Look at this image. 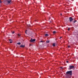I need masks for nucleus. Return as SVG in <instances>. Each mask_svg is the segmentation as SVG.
<instances>
[{
  "instance_id": "1",
  "label": "nucleus",
  "mask_w": 78,
  "mask_h": 78,
  "mask_svg": "<svg viewBox=\"0 0 78 78\" xmlns=\"http://www.w3.org/2000/svg\"><path fill=\"white\" fill-rule=\"evenodd\" d=\"M11 0H5L4 1V4L5 5L9 4V3H11Z\"/></svg>"
},
{
  "instance_id": "2",
  "label": "nucleus",
  "mask_w": 78,
  "mask_h": 78,
  "mask_svg": "<svg viewBox=\"0 0 78 78\" xmlns=\"http://www.w3.org/2000/svg\"><path fill=\"white\" fill-rule=\"evenodd\" d=\"M66 74L69 75H72V71H68L66 73Z\"/></svg>"
},
{
  "instance_id": "3",
  "label": "nucleus",
  "mask_w": 78,
  "mask_h": 78,
  "mask_svg": "<svg viewBox=\"0 0 78 78\" xmlns=\"http://www.w3.org/2000/svg\"><path fill=\"white\" fill-rule=\"evenodd\" d=\"M36 41V40L35 39H33V40L32 38H31L30 40V42H34L35 41Z\"/></svg>"
},
{
  "instance_id": "4",
  "label": "nucleus",
  "mask_w": 78,
  "mask_h": 78,
  "mask_svg": "<svg viewBox=\"0 0 78 78\" xmlns=\"http://www.w3.org/2000/svg\"><path fill=\"white\" fill-rule=\"evenodd\" d=\"M70 68H69V70H71L72 69H73L74 68V66H70Z\"/></svg>"
},
{
  "instance_id": "5",
  "label": "nucleus",
  "mask_w": 78,
  "mask_h": 78,
  "mask_svg": "<svg viewBox=\"0 0 78 78\" xmlns=\"http://www.w3.org/2000/svg\"><path fill=\"white\" fill-rule=\"evenodd\" d=\"M69 20L70 22H71L72 20H73V18H72V17H70L69 18Z\"/></svg>"
},
{
  "instance_id": "6",
  "label": "nucleus",
  "mask_w": 78,
  "mask_h": 78,
  "mask_svg": "<svg viewBox=\"0 0 78 78\" xmlns=\"http://www.w3.org/2000/svg\"><path fill=\"white\" fill-rule=\"evenodd\" d=\"M20 47H22V48H24V47H25V45H21L20 46Z\"/></svg>"
},
{
  "instance_id": "7",
  "label": "nucleus",
  "mask_w": 78,
  "mask_h": 78,
  "mask_svg": "<svg viewBox=\"0 0 78 78\" xmlns=\"http://www.w3.org/2000/svg\"><path fill=\"white\" fill-rule=\"evenodd\" d=\"M45 36L46 37H48V34H45Z\"/></svg>"
},
{
  "instance_id": "8",
  "label": "nucleus",
  "mask_w": 78,
  "mask_h": 78,
  "mask_svg": "<svg viewBox=\"0 0 78 78\" xmlns=\"http://www.w3.org/2000/svg\"><path fill=\"white\" fill-rule=\"evenodd\" d=\"M52 45L53 46V47H55V43H53L52 44Z\"/></svg>"
},
{
  "instance_id": "9",
  "label": "nucleus",
  "mask_w": 78,
  "mask_h": 78,
  "mask_svg": "<svg viewBox=\"0 0 78 78\" xmlns=\"http://www.w3.org/2000/svg\"><path fill=\"white\" fill-rule=\"evenodd\" d=\"M17 44L18 45H20V44H21L20 43V42H19L17 43Z\"/></svg>"
},
{
  "instance_id": "10",
  "label": "nucleus",
  "mask_w": 78,
  "mask_h": 78,
  "mask_svg": "<svg viewBox=\"0 0 78 78\" xmlns=\"http://www.w3.org/2000/svg\"><path fill=\"white\" fill-rule=\"evenodd\" d=\"M56 33V31H54L53 32V34H55V33Z\"/></svg>"
},
{
  "instance_id": "11",
  "label": "nucleus",
  "mask_w": 78,
  "mask_h": 78,
  "mask_svg": "<svg viewBox=\"0 0 78 78\" xmlns=\"http://www.w3.org/2000/svg\"><path fill=\"white\" fill-rule=\"evenodd\" d=\"M77 22V20H76L74 21H73V23H75V22Z\"/></svg>"
},
{
  "instance_id": "12",
  "label": "nucleus",
  "mask_w": 78,
  "mask_h": 78,
  "mask_svg": "<svg viewBox=\"0 0 78 78\" xmlns=\"http://www.w3.org/2000/svg\"><path fill=\"white\" fill-rule=\"evenodd\" d=\"M50 42V41H46V42L47 43H49V42Z\"/></svg>"
},
{
  "instance_id": "13",
  "label": "nucleus",
  "mask_w": 78,
  "mask_h": 78,
  "mask_svg": "<svg viewBox=\"0 0 78 78\" xmlns=\"http://www.w3.org/2000/svg\"><path fill=\"white\" fill-rule=\"evenodd\" d=\"M70 29V28H69L68 29V31H69Z\"/></svg>"
},
{
  "instance_id": "14",
  "label": "nucleus",
  "mask_w": 78,
  "mask_h": 78,
  "mask_svg": "<svg viewBox=\"0 0 78 78\" xmlns=\"http://www.w3.org/2000/svg\"><path fill=\"white\" fill-rule=\"evenodd\" d=\"M14 31H13L12 32V34H14Z\"/></svg>"
},
{
  "instance_id": "15",
  "label": "nucleus",
  "mask_w": 78,
  "mask_h": 78,
  "mask_svg": "<svg viewBox=\"0 0 78 78\" xmlns=\"http://www.w3.org/2000/svg\"><path fill=\"white\" fill-rule=\"evenodd\" d=\"M2 3V2L1 1V0H0V3Z\"/></svg>"
},
{
  "instance_id": "16",
  "label": "nucleus",
  "mask_w": 78,
  "mask_h": 78,
  "mask_svg": "<svg viewBox=\"0 0 78 78\" xmlns=\"http://www.w3.org/2000/svg\"><path fill=\"white\" fill-rule=\"evenodd\" d=\"M18 36L19 37H20V34H18Z\"/></svg>"
},
{
  "instance_id": "17",
  "label": "nucleus",
  "mask_w": 78,
  "mask_h": 78,
  "mask_svg": "<svg viewBox=\"0 0 78 78\" xmlns=\"http://www.w3.org/2000/svg\"><path fill=\"white\" fill-rule=\"evenodd\" d=\"M67 63H69V61H66Z\"/></svg>"
},
{
  "instance_id": "18",
  "label": "nucleus",
  "mask_w": 78,
  "mask_h": 78,
  "mask_svg": "<svg viewBox=\"0 0 78 78\" xmlns=\"http://www.w3.org/2000/svg\"><path fill=\"white\" fill-rule=\"evenodd\" d=\"M61 38H62V37H60V38H59L60 39H61Z\"/></svg>"
},
{
  "instance_id": "19",
  "label": "nucleus",
  "mask_w": 78,
  "mask_h": 78,
  "mask_svg": "<svg viewBox=\"0 0 78 78\" xmlns=\"http://www.w3.org/2000/svg\"><path fill=\"white\" fill-rule=\"evenodd\" d=\"M40 42H43V41H41Z\"/></svg>"
},
{
  "instance_id": "20",
  "label": "nucleus",
  "mask_w": 78,
  "mask_h": 78,
  "mask_svg": "<svg viewBox=\"0 0 78 78\" xmlns=\"http://www.w3.org/2000/svg\"><path fill=\"white\" fill-rule=\"evenodd\" d=\"M68 48H70V46H68Z\"/></svg>"
},
{
  "instance_id": "21",
  "label": "nucleus",
  "mask_w": 78,
  "mask_h": 78,
  "mask_svg": "<svg viewBox=\"0 0 78 78\" xmlns=\"http://www.w3.org/2000/svg\"><path fill=\"white\" fill-rule=\"evenodd\" d=\"M27 30H26V34H27Z\"/></svg>"
},
{
  "instance_id": "22",
  "label": "nucleus",
  "mask_w": 78,
  "mask_h": 78,
  "mask_svg": "<svg viewBox=\"0 0 78 78\" xmlns=\"http://www.w3.org/2000/svg\"><path fill=\"white\" fill-rule=\"evenodd\" d=\"M12 41H10V43H12Z\"/></svg>"
},
{
  "instance_id": "23",
  "label": "nucleus",
  "mask_w": 78,
  "mask_h": 78,
  "mask_svg": "<svg viewBox=\"0 0 78 78\" xmlns=\"http://www.w3.org/2000/svg\"><path fill=\"white\" fill-rule=\"evenodd\" d=\"M30 46H31V45H31V44H30Z\"/></svg>"
},
{
  "instance_id": "24",
  "label": "nucleus",
  "mask_w": 78,
  "mask_h": 78,
  "mask_svg": "<svg viewBox=\"0 0 78 78\" xmlns=\"http://www.w3.org/2000/svg\"><path fill=\"white\" fill-rule=\"evenodd\" d=\"M9 41H11V39H9Z\"/></svg>"
},
{
  "instance_id": "25",
  "label": "nucleus",
  "mask_w": 78,
  "mask_h": 78,
  "mask_svg": "<svg viewBox=\"0 0 78 78\" xmlns=\"http://www.w3.org/2000/svg\"><path fill=\"white\" fill-rule=\"evenodd\" d=\"M60 15H61V16H62V13H61V14H60Z\"/></svg>"
},
{
  "instance_id": "26",
  "label": "nucleus",
  "mask_w": 78,
  "mask_h": 78,
  "mask_svg": "<svg viewBox=\"0 0 78 78\" xmlns=\"http://www.w3.org/2000/svg\"><path fill=\"white\" fill-rule=\"evenodd\" d=\"M61 68H62V67H61Z\"/></svg>"
}]
</instances>
